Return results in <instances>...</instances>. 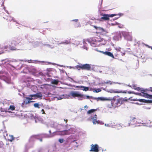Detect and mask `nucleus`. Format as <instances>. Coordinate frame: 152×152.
<instances>
[{"label": "nucleus", "mask_w": 152, "mask_h": 152, "mask_svg": "<svg viewBox=\"0 0 152 152\" xmlns=\"http://www.w3.org/2000/svg\"><path fill=\"white\" fill-rule=\"evenodd\" d=\"M101 91V90L100 88H98L95 90V91L96 93H98L100 92Z\"/></svg>", "instance_id": "72a5a7b5"}, {"label": "nucleus", "mask_w": 152, "mask_h": 152, "mask_svg": "<svg viewBox=\"0 0 152 152\" xmlns=\"http://www.w3.org/2000/svg\"><path fill=\"white\" fill-rule=\"evenodd\" d=\"M116 102H117V103H116L117 104L116 105H114L115 107H116L117 106H118V104L119 105V106H120V105L121 104L120 101V99L119 98L117 99Z\"/></svg>", "instance_id": "a878e982"}, {"label": "nucleus", "mask_w": 152, "mask_h": 152, "mask_svg": "<svg viewBox=\"0 0 152 152\" xmlns=\"http://www.w3.org/2000/svg\"><path fill=\"white\" fill-rule=\"evenodd\" d=\"M58 141L60 143H62L63 142L64 140L63 139H59L58 140Z\"/></svg>", "instance_id": "e433bc0d"}, {"label": "nucleus", "mask_w": 152, "mask_h": 152, "mask_svg": "<svg viewBox=\"0 0 152 152\" xmlns=\"http://www.w3.org/2000/svg\"><path fill=\"white\" fill-rule=\"evenodd\" d=\"M72 20L73 21H75L76 22H77L78 21V19H75V20Z\"/></svg>", "instance_id": "a18cd8bd"}, {"label": "nucleus", "mask_w": 152, "mask_h": 152, "mask_svg": "<svg viewBox=\"0 0 152 152\" xmlns=\"http://www.w3.org/2000/svg\"><path fill=\"white\" fill-rule=\"evenodd\" d=\"M123 34L125 38L128 41H131L132 39V34L129 32H124L123 33Z\"/></svg>", "instance_id": "20e7f679"}, {"label": "nucleus", "mask_w": 152, "mask_h": 152, "mask_svg": "<svg viewBox=\"0 0 152 152\" xmlns=\"http://www.w3.org/2000/svg\"><path fill=\"white\" fill-rule=\"evenodd\" d=\"M32 60H28L27 61L28 63H32Z\"/></svg>", "instance_id": "79ce46f5"}, {"label": "nucleus", "mask_w": 152, "mask_h": 152, "mask_svg": "<svg viewBox=\"0 0 152 152\" xmlns=\"http://www.w3.org/2000/svg\"><path fill=\"white\" fill-rule=\"evenodd\" d=\"M128 86H129V87H131V86H129V85Z\"/></svg>", "instance_id": "6e6d98bb"}, {"label": "nucleus", "mask_w": 152, "mask_h": 152, "mask_svg": "<svg viewBox=\"0 0 152 152\" xmlns=\"http://www.w3.org/2000/svg\"><path fill=\"white\" fill-rule=\"evenodd\" d=\"M150 91L152 92V87H150L148 89H142L141 88V92H147V91Z\"/></svg>", "instance_id": "dca6fc26"}, {"label": "nucleus", "mask_w": 152, "mask_h": 152, "mask_svg": "<svg viewBox=\"0 0 152 152\" xmlns=\"http://www.w3.org/2000/svg\"><path fill=\"white\" fill-rule=\"evenodd\" d=\"M31 95H30L29 96V97H26V99H27L28 100V101H30V100H32L33 99L32 97H31L30 96Z\"/></svg>", "instance_id": "473e14b6"}, {"label": "nucleus", "mask_w": 152, "mask_h": 152, "mask_svg": "<svg viewBox=\"0 0 152 152\" xmlns=\"http://www.w3.org/2000/svg\"><path fill=\"white\" fill-rule=\"evenodd\" d=\"M101 19L105 20H109V18L108 14H104L103 15V17L101 18Z\"/></svg>", "instance_id": "ddd939ff"}, {"label": "nucleus", "mask_w": 152, "mask_h": 152, "mask_svg": "<svg viewBox=\"0 0 152 152\" xmlns=\"http://www.w3.org/2000/svg\"><path fill=\"white\" fill-rule=\"evenodd\" d=\"M40 142H42V135H40V139H39Z\"/></svg>", "instance_id": "ea45409f"}, {"label": "nucleus", "mask_w": 152, "mask_h": 152, "mask_svg": "<svg viewBox=\"0 0 152 152\" xmlns=\"http://www.w3.org/2000/svg\"><path fill=\"white\" fill-rule=\"evenodd\" d=\"M98 100L101 101H111L112 102H115L116 100V98L115 96L113 98H107L102 97H99L98 98Z\"/></svg>", "instance_id": "9d476101"}, {"label": "nucleus", "mask_w": 152, "mask_h": 152, "mask_svg": "<svg viewBox=\"0 0 152 152\" xmlns=\"http://www.w3.org/2000/svg\"><path fill=\"white\" fill-rule=\"evenodd\" d=\"M143 95L144 97L148 98H151L152 99V95H151L148 94L147 93H143Z\"/></svg>", "instance_id": "6ab92c4d"}, {"label": "nucleus", "mask_w": 152, "mask_h": 152, "mask_svg": "<svg viewBox=\"0 0 152 152\" xmlns=\"http://www.w3.org/2000/svg\"><path fill=\"white\" fill-rule=\"evenodd\" d=\"M86 97H87V99H89V96H86Z\"/></svg>", "instance_id": "09e8293b"}, {"label": "nucleus", "mask_w": 152, "mask_h": 152, "mask_svg": "<svg viewBox=\"0 0 152 152\" xmlns=\"http://www.w3.org/2000/svg\"><path fill=\"white\" fill-rule=\"evenodd\" d=\"M134 92L131 91H129L128 92V93L129 94H134Z\"/></svg>", "instance_id": "a19ab883"}, {"label": "nucleus", "mask_w": 152, "mask_h": 152, "mask_svg": "<svg viewBox=\"0 0 152 152\" xmlns=\"http://www.w3.org/2000/svg\"><path fill=\"white\" fill-rule=\"evenodd\" d=\"M99 146L96 144L93 145L92 144L91 145V149L89 150L90 151L98 152L99 151Z\"/></svg>", "instance_id": "6e6552de"}, {"label": "nucleus", "mask_w": 152, "mask_h": 152, "mask_svg": "<svg viewBox=\"0 0 152 152\" xmlns=\"http://www.w3.org/2000/svg\"><path fill=\"white\" fill-rule=\"evenodd\" d=\"M75 68L78 70H82V64H80L75 66Z\"/></svg>", "instance_id": "4be33fe9"}, {"label": "nucleus", "mask_w": 152, "mask_h": 152, "mask_svg": "<svg viewBox=\"0 0 152 152\" xmlns=\"http://www.w3.org/2000/svg\"><path fill=\"white\" fill-rule=\"evenodd\" d=\"M92 26L96 30V33L101 34H106L107 33V31L105 29L100 27L93 25H92Z\"/></svg>", "instance_id": "f03ea898"}, {"label": "nucleus", "mask_w": 152, "mask_h": 152, "mask_svg": "<svg viewBox=\"0 0 152 152\" xmlns=\"http://www.w3.org/2000/svg\"><path fill=\"white\" fill-rule=\"evenodd\" d=\"M96 110L94 109H91L88 110L87 112V113L88 114H90L92 113H93L96 111Z\"/></svg>", "instance_id": "5701e85b"}, {"label": "nucleus", "mask_w": 152, "mask_h": 152, "mask_svg": "<svg viewBox=\"0 0 152 152\" xmlns=\"http://www.w3.org/2000/svg\"><path fill=\"white\" fill-rule=\"evenodd\" d=\"M121 104H122L125 102L127 101V99H126V98H120Z\"/></svg>", "instance_id": "412c9836"}, {"label": "nucleus", "mask_w": 152, "mask_h": 152, "mask_svg": "<svg viewBox=\"0 0 152 152\" xmlns=\"http://www.w3.org/2000/svg\"><path fill=\"white\" fill-rule=\"evenodd\" d=\"M1 111L2 112H7V110H5V109H4H4H1Z\"/></svg>", "instance_id": "58836bf2"}, {"label": "nucleus", "mask_w": 152, "mask_h": 152, "mask_svg": "<svg viewBox=\"0 0 152 152\" xmlns=\"http://www.w3.org/2000/svg\"><path fill=\"white\" fill-rule=\"evenodd\" d=\"M11 139H9V140L10 141L12 142L14 140V138L13 137V136L12 135L11 136Z\"/></svg>", "instance_id": "4c0bfd02"}, {"label": "nucleus", "mask_w": 152, "mask_h": 152, "mask_svg": "<svg viewBox=\"0 0 152 152\" xmlns=\"http://www.w3.org/2000/svg\"><path fill=\"white\" fill-rule=\"evenodd\" d=\"M15 107L14 106L11 105L10 106L9 109L10 110H15Z\"/></svg>", "instance_id": "c756f323"}, {"label": "nucleus", "mask_w": 152, "mask_h": 152, "mask_svg": "<svg viewBox=\"0 0 152 152\" xmlns=\"http://www.w3.org/2000/svg\"><path fill=\"white\" fill-rule=\"evenodd\" d=\"M107 83H109L110 84H112L111 82L110 81H109V82H107Z\"/></svg>", "instance_id": "8fccbe9b"}, {"label": "nucleus", "mask_w": 152, "mask_h": 152, "mask_svg": "<svg viewBox=\"0 0 152 152\" xmlns=\"http://www.w3.org/2000/svg\"><path fill=\"white\" fill-rule=\"evenodd\" d=\"M136 119V118L135 117H132L130 119V124H133L134 123H132V122H134L135 121V120Z\"/></svg>", "instance_id": "cd10ccee"}, {"label": "nucleus", "mask_w": 152, "mask_h": 152, "mask_svg": "<svg viewBox=\"0 0 152 152\" xmlns=\"http://www.w3.org/2000/svg\"><path fill=\"white\" fill-rule=\"evenodd\" d=\"M97 115L95 114L94 117H93L92 116H91V118L93 120L94 124H96V123H99V121L96 120L97 119Z\"/></svg>", "instance_id": "4468645a"}, {"label": "nucleus", "mask_w": 152, "mask_h": 152, "mask_svg": "<svg viewBox=\"0 0 152 152\" xmlns=\"http://www.w3.org/2000/svg\"><path fill=\"white\" fill-rule=\"evenodd\" d=\"M42 114H45V111H44V110L43 109H42Z\"/></svg>", "instance_id": "37998d69"}, {"label": "nucleus", "mask_w": 152, "mask_h": 152, "mask_svg": "<svg viewBox=\"0 0 152 152\" xmlns=\"http://www.w3.org/2000/svg\"><path fill=\"white\" fill-rule=\"evenodd\" d=\"M125 53H122V56H124L125 55Z\"/></svg>", "instance_id": "de8ad7c7"}, {"label": "nucleus", "mask_w": 152, "mask_h": 152, "mask_svg": "<svg viewBox=\"0 0 152 152\" xmlns=\"http://www.w3.org/2000/svg\"><path fill=\"white\" fill-rule=\"evenodd\" d=\"M4 18L6 19L8 21H11L13 20V18L9 15L7 16V18L4 17Z\"/></svg>", "instance_id": "a211bd4d"}, {"label": "nucleus", "mask_w": 152, "mask_h": 152, "mask_svg": "<svg viewBox=\"0 0 152 152\" xmlns=\"http://www.w3.org/2000/svg\"><path fill=\"white\" fill-rule=\"evenodd\" d=\"M8 47L7 45V46H4V47H3V48H4V49H7V48H8Z\"/></svg>", "instance_id": "c03bdc74"}, {"label": "nucleus", "mask_w": 152, "mask_h": 152, "mask_svg": "<svg viewBox=\"0 0 152 152\" xmlns=\"http://www.w3.org/2000/svg\"><path fill=\"white\" fill-rule=\"evenodd\" d=\"M58 80H54L52 82V83L53 84L57 85L58 84Z\"/></svg>", "instance_id": "7c9ffc66"}, {"label": "nucleus", "mask_w": 152, "mask_h": 152, "mask_svg": "<svg viewBox=\"0 0 152 152\" xmlns=\"http://www.w3.org/2000/svg\"><path fill=\"white\" fill-rule=\"evenodd\" d=\"M113 92L114 93H126L127 92L125 91H113Z\"/></svg>", "instance_id": "f3484780"}, {"label": "nucleus", "mask_w": 152, "mask_h": 152, "mask_svg": "<svg viewBox=\"0 0 152 152\" xmlns=\"http://www.w3.org/2000/svg\"><path fill=\"white\" fill-rule=\"evenodd\" d=\"M143 93H146L145 92H141V93H135V92H134V94H135V95H138L142 96H143L144 97L143 95Z\"/></svg>", "instance_id": "393cba45"}, {"label": "nucleus", "mask_w": 152, "mask_h": 152, "mask_svg": "<svg viewBox=\"0 0 152 152\" xmlns=\"http://www.w3.org/2000/svg\"><path fill=\"white\" fill-rule=\"evenodd\" d=\"M31 97H37V98H41L42 96V95L41 92L37 93L36 94H32L30 96Z\"/></svg>", "instance_id": "f8f14e48"}, {"label": "nucleus", "mask_w": 152, "mask_h": 152, "mask_svg": "<svg viewBox=\"0 0 152 152\" xmlns=\"http://www.w3.org/2000/svg\"><path fill=\"white\" fill-rule=\"evenodd\" d=\"M31 101H29L27 100L26 99L23 102V103H22V104L23 105L24 104H27L30 102H31Z\"/></svg>", "instance_id": "bb28decb"}, {"label": "nucleus", "mask_w": 152, "mask_h": 152, "mask_svg": "<svg viewBox=\"0 0 152 152\" xmlns=\"http://www.w3.org/2000/svg\"><path fill=\"white\" fill-rule=\"evenodd\" d=\"M149 48L152 50V47L150 46Z\"/></svg>", "instance_id": "603ef678"}, {"label": "nucleus", "mask_w": 152, "mask_h": 152, "mask_svg": "<svg viewBox=\"0 0 152 152\" xmlns=\"http://www.w3.org/2000/svg\"><path fill=\"white\" fill-rule=\"evenodd\" d=\"M40 135L41 134H38L37 135H32L30 138L29 141L30 142H34L36 140H39L40 137Z\"/></svg>", "instance_id": "0eeeda50"}, {"label": "nucleus", "mask_w": 152, "mask_h": 152, "mask_svg": "<svg viewBox=\"0 0 152 152\" xmlns=\"http://www.w3.org/2000/svg\"><path fill=\"white\" fill-rule=\"evenodd\" d=\"M117 15L116 14H108L109 17H113L114 16H116Z\"/></svg>", "instance_id": "f704fd0d"}, {"label": "nucleus", "mask_w": 152, "mask_h": 152, "mask_svg": "<svg viewBox=\"0 0 152 152\" xmlns=\"http://www.w3.org/2000/svg\"><path fill=\"white\" fill-rule=\"evenodd\" d=\"M70 43V41L69 40H66L64 42H62L61 43H60L59 44H64L65 45H67L69 44Z\"/></svg>", "instance_id": "b1692460"}, {"label": "nucleus", "mask_w": 152, "mask_h": 152, "mask_svg": "<svg viewBox=\"0 0 152 152\" xmlns=\"http://www.w3.org/2000/svg\"><path fill=\"white\" fill-rule=\"evenodd\" d=\"M115 49L118 51H120L121 49V48L120 47H116L115 48Z\"/></svg>", "instance_id": "c9c22d12"}, {"label": "nucleus", "mask_w": 152, "mask_h": 152, "mask_svg": "<svg viewBox=\"0 0 152 152\" xmlns=\"http://www.w3.org/2000/svg\"><path fill=\"white\" fill-rule=\"evenodd\" d=\"M34 107L39 109L40 108V104L38 103H35L34 104Z\"/></svg>", "instance_id": "c85d7f7f"}, {"label": "nucleus", "mask_w": 152, "mask_h": 152, "mask_svg": "<svg viewBox=\"0 0 152 152\" xmlns=\"http://www.w3.org/2000/svg\"><path fill=\"white\" fill-rule=\"evenodd\" d=\"M70 96L74 98L76 97L83 98L84 97V95L80 94L78 92L71 91L70 93Z\"/></svg>", "instance_id": "7ed1b4c3"}, {"label": "nucleus", "mask_w": 152, "mask_h": 152, "mask_svg": "<svg viewBox=\"0 0 152 152\" xmlns=\"http://www.w3.org/2000/svg\"><path fill=\"white\" fill-rule=\"evenodd\" d=\"M62 134L69 135L71 134H73L75 132V130L74 129L71 128L68 130H65L61 132Z\"/></svg>", "instance_id": "39448f33"}, {"label": "nucleus", "mask_w": 152, "mask_h": 152, "mask_svg": "<svg viewBox=\"0 0 152 152\" xmlns=\"http://www.w3.org/2000/svg\"><path fill=\"white\" fill-rule=\"evenodd\" d=\"M49 132H50V133H51V131H50H50H49Z\"/></svg>", "instance_id": "864d4df0"}, {"label": "nucleus", "mask_w": 152, "mask_h": 152, "mask_svg": "<svg viewBox=\"0 0 152 152\" xmlns=\"http://www.w3.org/2000/svg\"><path fill=\"white\" fill-rule=\"evenodd\" d=\"M84 107L85 109H86V108H87L88 107L87 106V105H86Z\"/></svg>", "instance_id": "49530a36"}, {"label": "nucleus", "mask_w": 152, "mask_h": 152, "mask_svg": "<svg viewBox=\"0 0 152 152\" xmlns=\"http://www.w3.org/2000/svg\"><path fill=\"white\" fill-rule=\"evenodd\" d=\"M133 86L134 87V89L135 90L139 91H141L140 88L138 87H136L135 86Z\"/></svg>", "instance_id": "2f4dec72"}, {"label": "nucleus", "mask_w": 152, "mask_h": 152, "mask_svg": "<svg viewBox=\"0 0 152 152\" xmlns=\"http://www.w3.org/2000/svg\"><path fill=\"white\" fill-rule=\"evenodd\" d=\"M82 70L88 71H91V64H82Z\"/></svg>", "instance_id": "1a4fd4ad"}, {"label": "nucleus", "mask_w": 152, "mask_h": 152, "mask_svg": "<svg viewBox=\"0 0 152 152\" xmlns=\"http://www.w3.org/2000/svg\"><path fill=\"white\" fill-rule=\"evenodd\" d=\"M121 34H117V35L115 36L114 37V38L115 39H116L117 40H118L119 39V38L120 39L121 38Z\"/></svg>", "instance_id": "aec40b11"}, {"label": "nucleus", "mask_w": 152, "mask_h": 152, "mask_svg": "<svg viewBox=\"0 0 152 152\" xmlns=\"http://www.w3.org/2000/svg\"><path fill=\"white\" fill-rule=\"evenodd\" d=\"M100 52L105 55L111 57L113 58H114V57L113 54L110 52L108 51L104 52L103 51H100Z\"/></svg>", "instance_id": "9b49d317"}, {"label": "nucleus", "mask_w": 152, "mask_h": 152, "mask_svg": "<svg viewBox=\"0 0 152 152\" xmlns=\"http://www.w3.org/2000/svg\"><path fill=\"white\" fill-rule=\"evenodd\" d=\"M20 42V40L18 38H14L12 40L11 45H10V49L11 50H16L15 46Z\"/></svg>", "instance_id": "f257e3e1"}, {"label": "nucleus", "mask_w": 152, "mask_h": 152, "mask_svg": "<svg viewBox=\"0 0 152 152\" xmlns=\"http://www.w3.org/2000/svg\"><path fill=\"white\" fill-rule=\"evenodd\" d=\"M132 97H131L129 98V99L132 101H139L140 102L148 103H152V100H146L144 99H132Z\"/></svg>", "instance_id": "423d86ee"}, {"label": "nucleus", "mask_w": 152, "mask_h": 152, "mask_svg": "<svg viewBox=\"0 0 152 152\" xmlns=\"http://www.w3.org/2000/svg\"><path fill=\"white\" fill-rule=\"evenodd\" d=\"M112 105L113 106H114V104H112Z\"/></svg>", "instance_id": "5fc2aeb1"}, {"label": "nucleus", "mask_w": 152, "mask_h": 152, "mask_svg": "<svg viewBox=\"0 0 152 152\" xmlns=\"http://www.w3.org/2000/svg\"><path fill=\"white\" fill-rule=\"evenodd\" d=\"M64 121H65L66 122H66H67L68 120H65V119H64Z\"/></svg>", "instance_id": "3c124183"}, {"label": "nucleus", "mask_w": 152, "mask_h": 152, "mask_svg": "<svg viewBox=\"0 0 152 152\" xmlns=\"http://www.w3.org/2000/svg\"><path fill=\"white\" fill-rule=\"evenodd\" d=\"M77 88H83V89L82 90L83 91H87L89 90L88 87L84 86H77Z\"/></svg>", "instance_id": "2eb2a0df"}]
</instances>
